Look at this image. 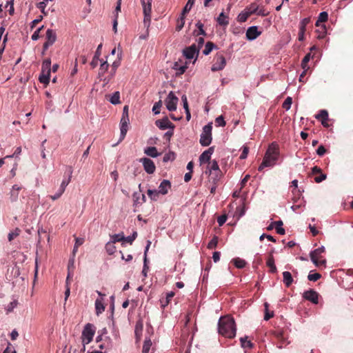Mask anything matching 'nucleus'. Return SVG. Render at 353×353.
Here are the masks:
<instances>
[{
    "label": "nucleus",
    "mask_w": 353,
    "mask_h": 353,
    "mask_svg": "<svg viewBox=\"0 0 353 353\" xmlns=\"http://www.w3.org/2000/svg\"><path fill=\"white\" fill-rule=\"evenodd\" d=\"M280 157L279 145L276 142H272L269 145L262 163L259 165V171H262L265 168L272 167L276 164Z\"/></svg>",
    "instance_id": "nucleus-1"
},
{
    "label": "nucleus",
    "mask_w": 353,
    "mask_h": 353,
    "mask_svg": "<svg viewBox=\"0 0 353 353\" xmlns=\"http://www.w3.org/2000/svg\"><path fill=\"white\" fill-rule=\"evenodd\" d=\"M219 333L227 338H234L236 336V325L233 318L229 316L219 319L218 323Z\"/></svg>",
    "instance_id": "nucleus-2"
},
{
    "label": "nucleus",
    "mask_w": 353,
    "mask_h": 353,
    "mask_svg": "<svg viewBox=\"0 0 353 353\" xmlns=\"http://www.w3.org/2000/svg\"><path fill=\"white\" fill-rule=\"evenodd\" d=\"M129 118H128V106L125 105L123 109L122 117L120 121V137L118 141L112 146L117 145L119 142L124 139L128 130Z\"/></svg>",
    "instance_id": "nucleus-3"
},
{
    "label": "nucleus",
    "mask_w": 353,
    "mask_h": 353,
    "mask_svg": "<svg viewBox=\"0 0 353 353\" xmlns=\"http://www.w3.org/2000/svg\"><path fill=\"white\" fill-rule=\"evenodd\" d=\"M95 327L92 323H87L83 327L81 333V343L82 345H86L90 343L94 336Z\"/></svg>",
    "instance_id": "nucleus-4"
},
{
    "label": "nucleus",
    "mask_w": 353,
    "mask_h": 353,
    "mask_svg": "<svg viewBox=\"0 0 353 353\" xmlns=\"http://www.w3.org/2000/svg\"><path fill=\"white\" fill-rule=\"evenodd\" d=\"M325 249L324 246H321L319 248L312 251L310 254V256L312 263L316 266L325 265L326 260L323 259L322 254L325 252Z\"/></svg>",
    "instance_id": "nucleus-5"
},
{
    "label": "nucleus",
    "mask_w": 353,
    "mask_h": 353,
    "mask_svg": "<svg viewBox=\"0 0 353 353\" xmlns=\"http://www.w3.org/2000/svg\"><path fill=\"white\" fill-rule=\"evenodd\" d=\"M142 7L143 12L144 14L143 23L144 26L148 29L151 21V10H152V0H140Z\"/></svg>",
    "instance_id": "nucleus-6"
},
{
    "label": "nucleus",
    "mask_w": 353,
    "mask_h": 353,
    "mask_svg": "<svg viewBox=\"0 0 353 353\" xmlns=\"http://www.w3.org/2000/svg\"><path fill=\"white\" fill-rule=\"evenodd\" d=\"M212 123H208L203 128L200 137V143L203 146H208L212 142Z\"/></svg>",
    "instance_id": "nucleus-7"
},
{
    "label": "nucleus",
    "mask_w": 353,
    "mask_h": 353,
    "mask_svg": "<svg viewBox=\"0 0 353 353\" xmlns=\"http://www.w3.org/2000/svg\"><path fill=\"white\" fill-rule=\"evenodd\" d=\"M226 65V60L224 56L221 53H217L214 58V62L211 67L212 72L220 71L224 69Z\"/></svg>",
    "instance_id": "nucleus-8"
},
{
    "label": "nucleus",
    "mask_w": 353,
    "mask_h": 353,
    "mask_svg": "<svg viewBox=\"0 0 353 353\" xmlns=\"http://www.w3.org/2000/svg\"><path fill=\"white\" fill-rule=\"evenodd\" d=\"M178 101L179 99L174 93L172 91L170 92L165 101L166 108L171 112L176 110Z\"/></svg>",
    "instance_id": "nucleus-9"
},
{
    "label": "nucleus",
    "mask_w": 353,
    "mask_h": 353,
    "mask_svg": "<svg viewBox=\"0 0 353 353\" xmlns=\"http://www.w3.org/2000/svg\"><path fill=\"white\" fill-rule=\"evenodd\" d=\"M199 48L196 47V44H192L190 46L185 48L183 51L184 57L188 59L195 58L194 61L199 55Z\"/></svg>",
    "instance_id": "nucleus-10"
},
{
    "label": "nucleus",
    "mask_w": 353,
    "mask_h": 353,
    "mask_svg": "<svg viewBox=\"0 0 353 353\" xmlns=\"http://www.w3.org/2000/svg\"><path fill=\"white\" fill-rule=\"evenodd\" d=\"M46 41L43 43V50H47L48 48L52 46L57 40V34L55 30L48 29L46 33Z\"/></svg>",
    "instance_id": "nucleus-11"
},
{
    "label": "nucleus",
    "mask_w": 353,
    "mask_h": 353,
    "mask_svg": "<svg viewBox=\"0 0 353 353\" xmlns=\"http://www.w3.org/2000/svg\"><path fill=\"white\" fill-rule=\"evenodd\" d=\"M115 54H117V59H115L112 63V71L114 70V72L117 68L120 66L123 58V51L121 48H119V46L117 49L114 48L112 50V56L114 55Z\"/></svg>",
    "instance_id": "nucleus-12"
},
{
    "label": "nucleus",
    "mask_w": 353,
    "mask_h": 353,
    "mask_svg": "<svg viewBox=\"0 0 353 353\" xmlns=\"http://www.w3.org/2000/svg\"><path fill=\"white\" fill-rule=\"evenodd\" d=\"M207 170H208L210 175L214 174L215 176L214 181L216 180L217 178L220 176L221 171L218 163L216 160H213L208 163Z\"/></svg>",
    "instance_id": "nucleus-13"
},
{
    "label": "nucleus",
    "mask_w": 353,
    "mask_h": 353,
    "mask_svg": "<svg viewBox=\"0 0 353 353\" xmlns=\"http://www.w3.org/2000/svg\"><path fill=\"white\" fill-rule=\"evenodd\" d=\"M142 163L145 171L148 174H153L156 167L153 161L148 158H142L140 159Z\"/></svg>",
    "instance_id": "nucleus-14"
},
{
    "label": "nucleus",
    "mask_w": 353,
    "mask_h": 353,
    "mask_svg": "<svg viewBox=\"0 0 353 353\" xmlns=\"http://www.w3.org/2000/svg\"><path fill=\"white\" fill-rule=\"evenodd\" d=\"M261 32L258 30V27L253 26L250 28L246 31V38L249 41H252L256 39L259 35H261Z\"/></svg>",
    "instance_id": "nucleus-15"
},
{
    "label": "nucleus",
    "mask_w": 353,
    "mask_h": 353,
    "mask_svg": "<svg viewBox=\"0 0 353 353\" xmlns=\"http://www.w3.org/2000/svg\"><path fill=\"white\" fill-rule=\"evenodd\" d=\"M214 147H210L208 150H205L199 157V163L200 164H203L205 163L210 162V160L211 159L212 154L214 152Z\"/></svg>",
    "instance_id": "nucleus-16"
},
{
    "label": "nucleus",
    "mask_w": 353,
    "mask_h": 353,
    "mask_svg": "<svg viewBox=\"0 0 353 353\" xmlns=\"http://www.w3.org/2000/svg\"><path fill=\"white\" fill-rule=\"evenodd\" d=\"M303 298L305 299L306 300L311 301L312 303H313L314 304H317L318 299H319V294L316 291H314L313 290H310L305 291L303 293Z\"/></svg>",
    "instance_id": "nucleus-17"
},
{
    "label": "nucleus",
    "mask_w": 353,
    "mask_h": 353,
    "mask_svg": "<svg viewBox=\"0 0 353 353\" xmlns=\"http://www.w3.org/2000/svg\"><path fill=\"white\" fill-rule=\"evenodd\" d=\"M155 124L161 130L174 128L172 123L167 117L156 121Z\"/></svg>",
    "instance_id": "nucleus-18"
},
{
    "label": "nucleus",
    "mask_w": 353,
    "mask_h": 353,
    "mask_svg": "<svg viewBox=\"0 0 353 353\" xmlns=\"http://www.w3.org/2000/svg\"><path fill=\"white\" fill-rule=\"evenodd\" d=\"M171 188L170 182L168 180L164 179L159 186V194H166L168 192V190Z\"/></svg>",
    "instance_id": "nucleus-19"
},
{
    "label": "nucleus",
    "mask_w": 353,
    "mask_h": 353,
    "mask_svg": "<svg viewBox=\"0 0 353 353\" xmlns=\"http://www.w3.org/2000/svg\"><path fill=\"white\" fill-rule=\"evenodd\" d=\"M95 310L97 315H99L105 310V303L103 297L97 299L95 301Z\"/></svg>",
    "instance_id": "nucleus-20"
},
{
    "label": "nucleus",
    "mask_w": 353,
    "mask_h": 353,
    "mask_svg": "<svg viewBox=\"0 0 353 353\" xmlns=\"http://www.w3.org/2000/svg\"><path fill=\"white\" fill-rule=\"evenodd\" d=\"M316 119L319 120H321V123L324 126H327V121L328 120V112L325 110H321L319 111V114L316 115Z\"/></svg>",
    "instance_id": "nucleus-21"
},
{
    "label": "nucleus",
    "mask_w": 353,
    "mask_h": 353,
    "mask_svg": "<svg viewBox=\"0 0 353 353\" xmlns=\"http://www.w3.org/2000/svg\"><path fill=\"white\" fill-rule=\"evenodd\" d=\"M216 21L220 26H227L229 24V17L223 12H221L217 17Z\"/></svg>",
    "instance_id": "nucleus-22"
},
{
    "label": "nucleus",
    "mask_w": 353,
    "mask_h": 353,
    "mask_svg": "<svg viewBox=\"0 0 353 353\" xmlns=\"http://www.w3.org/2000/svg\"><path fill=\"white\" fill-rule=\"evenodd\" d=\"M72 172H73V170L71 166H66V172H68V179L67 180L66 179L63 180V181L61 182V185H60L61 188L65 190V188L67 187V185L69 184V183L71 181Z\"/></svg>",
    "instance_id": "nucleus-23"
},
{
    "label": "nucleus",
    "mask_w": 353,
    "mask_h": 353,
    "mask_svg": "<svg viewBox=\"0 0 353 353\" xmlns=\"http://www.w3.org/2000/svg\"><path fill=\"white\" fill-rule=\"evenodd\" d=\"M144 153L151 157L155 158L160 155V153L157 152L156 147L151 146L145 148Z\"/></svg>",
    "instance_id": "nucleus-24"
},
{
    "label": "nucleus",
    "mask_w": 353,
    "mask_h": 353,
    "mask_svg": "<svg viewBox=\"0 0 353 353\" xmlns=\"http://www.w3.org/2000/svg\"><path fill=\"white\" fill-rule=\"evenodd\" d=\"M283 283L286 287H290L293 283V278L290 272L285 271L283 272Z\"/></svg>",
    "instance_id": "nucleus-25"
},
{
    "label": "nucleus",
    "mask_w": 353,
    "mask_h": 353,
    "mask_svg": "<svg viewBox=\"0 0 353 353\" xmlns=\"http://www.w3.org/2000/svg\"><path fill=\"white\" fill-rule=\"evenodd\" d=\"M51 71V60L50 59H45L42 63L41 72L50 74Z\"/></svg>",
    "instance_id": "nucleus-26"
},
{
    "label": "nucleus",
    "mask_w": 353,
    "mask_h": 353,
    "mask_svg": "<svg viewBox=\"0 0 353 353\" xmlns=\"http://www.w3.org/2000/svg\"><path fill=\"white\" fill-rule=\"evenodd\" d=\"M21 189V187L19 186L18 185H14L12 186V189L10 192V199L12 202L16 201L17 200L19 192Z\"/></svg>",
    "instance_id": "nucleus-27"
},
{
    "label": "nucleus",
    "mask_w": 353,
    "mask_h": 353,
    "mask_svg": "<svg viewBox=\"0 0 353 353\" xmlns=\"http://www.w3.org/2000/svg\"><path fill=\"white\" fill-rule=\"evenodd\" d=\"M241 345L243 348H252L254 344L249 340H248V336L241 337L240 339Z\"/></svg>",
    "instance_id": "nucleus-28"
},
{
    "label": "nucleus",
    "mask_w": 353,
    "mask_h": 353,
    "mask_svg": "<svg viewBox=\"0 0 353 353\" xmlns=\"http://www.w3.org/2000/svg\"><path fill=\"white\" fill-rule=\"evenodd\" d=\"M267 265L270 268L271 272H276V267L274 264V259L272 255H270L267 261Z\"/></svg>",
    "instance_id": "nucleus-29"
},
{
    "label": "nucleus",
    "mask_w": 353,
    "mask_h": 353,
    "mask_svg": "<svg viewBox=\"0 0 353 353\" xmlns=\"http://www.w3.org/2000/svg\"><path fill=\"white\" fill-rule=\"evenodd\" d=\"M274 223H275L274 228H275V229L276 230V232L279 234H281V235L285 234V230L282 227L283 226V221H274Z\"/></svg>",
    "instance_id": "nucleus-30"
},
{
    "label": "nucleus",
    "mask_w": 353,
    "mask_h": 353,
    "mask_svg": "<svg viewBox=\"0 0 353 353\" xmlns=\"http://www.w3.org/2000/svg\"><path fill=\"white\" fill-rule=\"evenodd\" d=\"M214 48L215 45L213 43L210 41L207 42L203 51V54L205 55H208Z\"/></svg>",
    "instance_id": "nucleus-31"
},
{
    "label": "nucleus",
    "mask_w": 353,
    "mask_h": 353,
    "mask_svg": "<svg viewBox=\"0 0 353 353\" xmlns=\"http://www.w3.org/2000/svg\"><path fill=\"white\" fill-rule=\"evenodd\" d=\"M328 19V14L326 12H321L318 17V20L316 22V26H319L320 23L325 22Z\"/></svg>",
    "instance_id": "nucleus-32"
},
{
    "label": "nucleus",
    "mask_w": 353,
    "mask_h": 353,
    "mask_svg": "<svg viewBox=\"0 0 353 353\" xmlns=\"http://www.w3.org/2000/svg\"><path fill=\"white\" fill-rule=\"evenodd\" d=\"M152 346V341L150 339H145L143 345V353H148Z\"/></svg>",
    "instance_id": "nucleus-33"
},
{
    "label": "nucleus",
    "mask_w": 353,
    "mask_h": 353,
    "mask_svg": "<svg viewBox=\"0 0 353 353\" xmlns=\"http://www.w3.org/2000/svg\"><path fill=\"white\" fill-rule=\"evenodd\" d=\"M50 74L41 72L39 78V81L43 84H48L50 82Z\"/></svg>",
    "instance_id": "nucleus-34"
},
{
    "label": "nucleus",
    "mask_w": 353,
    "mask_h": 353,
    "mask_svg": "<svg viewBox=\"0 0 353 353\" xmlns=\"http://www.w3.org/2000/svg\"><path fill=\"white\" fill-rule=\"evenodd\" d=\"M259 6L256 3H252L251 5H250L249 7L247 8V11L249 12V14H256L258 12Z\"/></svg>",
    "instance_id": "nucleus-35"
},
{
    "label": "nucleus",
    "mask_w": 353,
    "mask_h": 353,
    "mask_svg": "<svg viewBox=\"0 0 353 353\" xmlns=\"http://www.w3.org/2000/svg\"><path fill=\"white\" fill-rule=\"evenodd\" d=\"M250 16L249 12L246 10L239 14L237 20L239 22H245L248 19V17Z\"/></svg>",
    "instance_id": "nucleus-36"
},
{
    "label": "nucleus",
    "mask_w": 353,
    "mask_h": 353,
    "mask_svg": "<svg viewBox=\"0 0 353 353\" xmlns=\"http://www.w3.org/2000/svg\"><path fill=\"white\" fill-rule=\"evenodd\" d=\"M120 103V93L119 91L114 92L112 94V104L116 105L119 104Z\"/></svg>",
    "instance_id": "nucleus-37"
},
{
    "label": "nucleus",
    "mask_w": 353,
    "mask_h": 353,
    "mask_svg": "<svg viewBox=\"0 0 353 353\" xmlns=\"http://www.w3.org/2000/svg\"><path fill=\"white\" fill-rule=\"evenodd\" d=\"M187 68L188 67L186 65L179 66L178 63L176 62L173 68L177 71V74H182L185 72Z\"/></svg>",
    "instance_id": "nucleus-38"
},
{
    "label": "nucleus",
    "mask_w": 353,
    "mask_h": 353,
    "mask_svg": "<svg viewBox=\"0 0 353 353\" xmlns=\"http://www.w3.org/2000/svg\"><path fill=\"white\" fill-rule=\"evenodd\" d=\"M234 264L238 268H243L245 266V261L243 259L236 258L234 259Z\"/></svg>",
    "instance_id": "nucleus-39"
},
{
    "label": "nucleus",
    "mask_w": 353,
    "mask_h": 353,
    "mask_svg": "<svg viewBox=\"0 0 353 353\" xmlns=\"http://www.w3.org/2000/svg\"><path fill=\"white\" fill-rule=\"evenodd\" d=\"M292 103V99L290 97H288L284 102L283 103V108L285 109L286 110H289L291 108Z\"/></svg>",
    "instance_id": "nucleus-40"
},
{
    "label": "nucleus",
    "mask_w": 353,
    "mask_h": 353,
    "mask_svg": "<svg viewBox=\"0 0 353 353\" xmlns=\"http://www.w3.org/2000/svg\"><path fill=\"white\" fill-rule=\"evenodd\" d=\"M148 195L150 197L152 200L156 201L158 199L159 196V192L156 190H148Z\"/></svg>",
    "instance_id": "nucleus-41"
},
{
    "label": "nucleus",
    "mask_w": 353,
    "mask_h": 353,
    "mask_svg": "<svg viewBox=\"0 0 353 353\" xmlns=\"http://www.w3.org/2000/svg\"><path fill=\"white\" fill-rule=\"evenodd\" d=\"M162 105V101L161 100H159V101L156 102L152 108V112L154 114H158L160 112V108Z\"/></svg>",
    "instance_id": "nucleus-42"
},
{
    "label": "nucleus",
    "mask_w": 353,
    "mask_h": 353,
    "mask_svg": "<svg viewBox=\"0 0 353 353\" xmlns=\"http://www.w3.org/2000/svg\"><path fill=\"white\" fill-rule=\"evenodd\" d=\"M195 0H188L185 7L183 8V14H187L192 8Z\"/></svg>",
    "instance_id": "nucleus-43"
},
{
    "label": "nucleus",
    "mask_w": 353,
    "mask_h": 353,
    "mask_svg": "<svg viewBox=\"0 0 353 353\" xmlns=\"http://www.w3.org/2000/svg\"><path fill=\"white\" fill-rule=\"evenodd\" d=\"M305 31V28L304 23H301L300 27H299V41H303L304 39Z\"/></svg>",
    "instance_id": "nucleus-44"
},
{
    "label": "nucleus",
    "mask_w": 353,
    "mask_h": 353,
    "mask_svg": "<svg viewBox=\"0 0 353 353\" xmlns=\"http://www.w3.org/2000/svg\"><path fill=\"white\" fill-rule=\"evenodd\" d=\"M143 330V325L142 323H137L135 327V334L137 338V339H139L141 335V332Z\"/></svg>",
    "instance_id": "nucleus-45"
},
{
    "label": "nucleus",
    "mask_w": 353,
    "mask_h": 353,
    "mask_svg": "<svg viewBox=\"0 0 353 353\" xmlns=\"http://www.w3.org/2000/svg\"><path fill=\"white\" fill-rule=\"evenodd\" d=\"M218 244V237L214 236L212 240L208 244V249H214L216 247Z\"/></svg>",
    "instance_id": "nucleus-46"
},
{
    "label": "nucleus",
    "mask_w": 353,
    "mask_h": 353,
    "mask_svg": "<svg viewBox=\"0 0 353 353\" xmlns=\"http://www.w3.org/2000/svg\"><path fill=\"white\" fill-rule=\"evenodd\" d=\"M174 296V292H170L167 293L165 302L161 301L162 306L165 307V305H167L170 303V300L173 298Z\"/></svg>",
    "instance_id": "nucleus-47"
},
{
    "label": "nucleus",
    "mask_w": 353,
    "mask_h": 353,
    "mask_svg": "<svg viewBox=\"0 0 353 353\" xmlns=\"http://www.w3.org/2000/svg\"><path fill=\"white\" fill-rule=\"evenodd\" d=\"M196 26L199 29L198 32L196 33V36H199V35L205 36L206 34L205 30H203V23H201V22H198V23H196Z\"/></svg>",
    "instance_id": "nucleus-48"
},
{
    "label": "nucleus",
    "mask_w": 353,
    "mask_h": 353,
    "mask_svg": "<svg viewBox=\"0 0 353 353\" xmlns=\"http://www.w3.org/2000/svg\"><path fill=\"white\" fill-rule=\"evenodd\" d=\"M137 232H134L131 235L127 236V237H125L123 241L124 242H128L130 244H132V242L134 241V239L137 238Z\"/></svg>",
    "instance_id": "nucleus-49"
},
{
    "label": "nucleus",
    "mask_w": 353,
    "mask_h": 353,
    "mask_svg": "<svg viewBox=\"0 0 353 353\" xmlns=\"http://www.w3.org/2000/svg\"><path fill=\"white\" fill-rule=\"evenodd\" d=\"M102 45L100 44L98 48H97V50L96 51V54L93 58V60L92 61V65H93V67H95L97 65V59L99 58V56L100 54L99 52H100V49L101 48Z\"/></svg>",
    "instance_id": "nucleus-50"
},
{
    "label": "nucleus",
    "mask_w": 353,
    "mask_h": 353,
    "mask_svg": "<svg viewBox=\"0 0 353 353\" xmlns=\"http://www.w3.org/2000/svg\"><path fill=\"white\" fill-rule=\"evenodd\" d=\"M321 277V275L319 273H310L307 276V279L310 281H316Z\"/></svg>",
    "instance_id": "nucleus-51"
},
{
    "label": "nucleus",
    "mask_w": 353,
    "mask_h": 353,
    "mask_svg": "<svg viewBox=\"0 0 353 353\" xmlns=\"http://www.w3.org/2000/svg\"><path fill=\"white\" fill-rule=\"evenodd\" d=\"M215 123L216 126L224 127L225 125V121L223 116H219L215 119Z\"/></svg>",
    "instance_id": "nucleus-52"
},
{
    "label": "nucleus",
    "mask_w": 353,
    "mask_h": 353,
    "mask_svg": "<svg viewBox=\"0 0 353 353\" xmlns=\"http://www.w3.org/2000/svg\"><path fill=\"white\" fill-rule=\"evenodd\" d=\"M125 236L123 234H118L114 236H112V242H119L123 241Z\"/></svg>",
    "instance_id": "nucleus-53"
},
{
    "label": "nucleus",
    "mask_w": 353,
    "mask_h": 353,
    "mask_svg": "<svg viewBox=\"0 0 353 353\" xmlns=\"http://www.w3.org/2000/svg\"><path fill=\"white\" fill-rule=\"evenodd\" d=\"M248 152H249V148L248 146L246 145H243L242 147V152H241V154L240 156V159H245L247 158L248 157Z\"/></svg>",
    "instance_id": "nucleus-54"
},
{
    "label": "nucleus",
    "mask_w": 353,
    "mask_h": 353,
    "mask_svg": "<svg viewBox=\"0 0 353 353\" xmlns=\"http://www.w3.org/2000/svg\"><path fill=\"white\" fill-rule=\"evenodd\" d=\"M19 235V230L17 229L14 232L8 234V239L9 241H12L15 237Z\"/></svg>",
    "instance_id": "nucleus-55"
},
{
    "label": "nucleus",
    "mask_w": 353,
    "mask_h": 353,
    "mask_svg": "<svg viewBox=\"0 0 353 353\" xmlns=\"http://www.w3.org/2000/svg\"><path fill=\"white\" fill-rule=\"evenodd\" d=\"M265 314L264 316V320L268 321L273 316L274 314H273V312H271V313L268 312V303H265Z\"/></svg>",
    "instance_id": "nucleus-56"
},
{
    "label": "nucleus",
    "mask_w": 353,
    "mask_h": 353,
    "mask_svg": "<svg viewBox=\"0 0 353 353\" xmlns=\"http://www.w3.org/2000/svg\"><path fill=\"white\" fill-rule=\"evenodd\" d=\"M185 21L183 19H178L176 30L180 31L184 26Z\"/></svg>",
    "instance_id": "nucleus-57"
},
{
    "label": "nucleus",
    "mask_w": 353,
    "mask_h": 353,
    "mask_svg": "<svg viewBox=\"0 0 353 353\" xmlns=\"http://www.w3.org/2000/svg\"><path fill=\"white\" fill-rule=\"evenodd\" d=\"M227 221V216L223 214L218 217L217 222L219 225H223Z\"/></svg>",
    "instance_id": "nucleus-58"
},
{
    "label": "nucleus",
    "mask_w": 353,
    "mask_h": 353,
    "mask_svg": "<svg viewBox=\"0 0 353 353\" xmlns=\"http://www.w3.org/2000/svg\"><path fill=\"white\" fill-rule=\"evenodd\" d=\"M43 19V17L40 15L37 19L33 20L31 22L30 28L33 29L39 22H41Z\"/></svg>",
    "instance_id": "nucleus-59"
},
{
    "label": "nucleus",
    "mask_w": 353,
    "mask_h": 353,
    "mask_svg": "<svg viewBox=\"0 0 353 353\" xmlns=\"http://www.w3.org/2000/svg\"><path fill=\"white\" fill-rule=\"evenodd\" d=\"M181 100H182V102H183V108L185 109V110H189L188 103V99H187L186 95L183 94V95L181 97Z\"/></svg>",
    "instance_id": "nucleus-60"
},
{
    "label": "nucleus",
    "mask_w": 353,
    "mask_h": 353,
    "mask_svg": "<svg viewBox=\"0 0 353 353\" xmlns=\"http://www.w3.org/2000/svg\"><path fill=\"white\" fill-rule=\"evenodd\" d=\"M326 152V150L325 148H324L323 145H320L319 146V148H317L316 150V154L319 155V156H323L325 154V153Z\"/></svg>",
    "instance_id": "nucleus-61"
},
{
    "label": "nucleus",
    "mask_w": 353,
    "mask_h": 353,
    "mask_svg": "<svg viewBox=\"0 0 353 353\" xmlns=\"http://www.w3.org/2000/svg\"><path fill=\"white\" fill-rule=\"evenodd\" d=\"M17 305V301H12L10 302L8 307H7V311L8 312H10L13 310V309Z\"/></svg>",
    "instance_id": "nucleus-62"
},
{
    "label": "nucleus",
    "mask_w": 353,
    "mask_h": 353,
    "mask_svg": "<svg viewBox=\"0 0 353 353\" xmlns=\"http://www.w3.org/2000/svg\"><path fill=\"white\" fill-rule=\"evenodd\" d=\"M174 159V153H168L165 154L163 157V162H168L170 160H173Z\"/></svg>",
    "instance_id": "nucleus-63"
},
{
    "label": "nucleus",
    "mask_w": 353,
    "mask_h": 353,
    "mask_svg": "<svg viewBox=\"0 0 353 353\" xmlns=\"http://www.w3.org/2000/svg\"><path fill=\"white\" fill-rule=\"evenodd\" d=\"M327 176L325 174L321 173L320 176H316L314 181L316 183H321L326 179Z\"/></svg>",
    "instance_id": "nucleus-64"
}]
</instances>
